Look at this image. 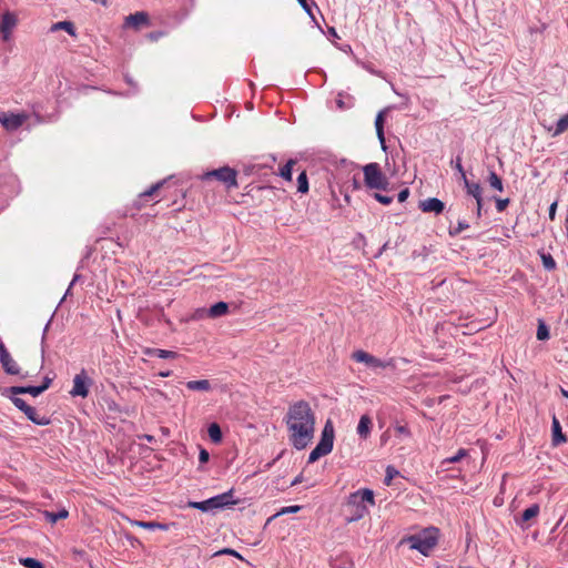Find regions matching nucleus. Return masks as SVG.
<instances>
[{"label": "nucleus", "mask_w": 568, "mask_h": 568, "mask_svg": "<svg viewBox=\"0 0 568 568\" xmlns=\"http://www.w3.org/2000/svg\"><path fill=\"white\" fill-rule=\"evenodd\" d=\"M285 422L291 445L297 450L306 448L315 433V414L310 404L298 400L290 405Z\"/></svg>", "instance_id": "1"}, {"label": "nucleus", "mask_w": 568, "mask_h": 568, "mask_svg": "<svg viewBox=\"0 0 568 568\" xmlns=\"http://www.w3.org/2000/svg\"><path fill=\"white\" fill-rule=\"evenodd\" d=\"M374 494L368 488L358 489L351 494L345 505L346 520L354 523L362 519L368 511V506H374Z\"/></svg>", "instance_id": "2"}, {"label": "nucleus", "mask_w": 568, "mask_h": 568, "mask_svg": "<svg viewBox=\"0 0 568 568\" xmlns=\"http://www.w3.org/2000/svg\"><path fill=\"white\" fill-rule=\"evenodd\" d=\"M439 538V530L436 527H428L422 531L404 537L399 545H408L410 549L417 550L424 556H429L436 547Z\"/></svg>", "instance_id": "3"}, {"label": "nucleus", "mask_w": 568, "mask_h": 568, "mask_svg": "<svg viewBox=\"0 0 568 568\" xmlns=\"http://www.w3.org/2000/svg\"><path fill=\"white\" fill-rule=\"evenodd\" d=\"M334 444V428L328 420L322 432L321 439L315 448L308 455V463L312 464L323 456L328 455L333 449Z\"/></svg>", "instance_id": "4"}, {"label": "nucleus", "mask_w": 568, "mask_h": 568, "mask_svg": "<svg viewBox=\"0 0 568 568\" xmlns=\"http://www.w3.org/2000/svg\"><path fill=\"white\" fill-rule=\"evenodd\" d=\"M364 181L368 189L385 190L388 185L387 178L382 173L379 165L375 162L363 168Z\"/></svg>", "instance_id": "5"}, {"label": "nucleus", "mask_w": 568, "mask_h": 568, "mask_svg": "<svg viewBox=\"0 0 568 568\" xmlns=\"http://www.w3.org/2000/svg\"><path fill=\"white\" fill-rule=\"evenodd\" d=\"M237 172L236 170L230 168V166H222L216 170H212L209 172H205L202 175L203 180H211L212 178H215L220 182H222L226 189H233L237 187Z\"/></svg>", "instance_id": "6"}, {"label": "nucleus", "mask_w": 568, "mask_h": 568, "mask_svg": "<svg viewBox=\"0 0 568 568\" xmlns=\"http://www.w3.org/2000/svg\"><path fill=\"white\" fill-rule=\"evenodd\" d=\"M92 383L93 382L88 376L85 369H81V372L73 378V386L70 390V395L73 397L80 396L85 398L89 395V389Z\"/></svg>", "instance_id": "7"}, {"label": "nucleus", "mask_w": 568, "mask_h": 568, "mask_svg": "<svg viewBox=\"0 0 568 568\" xmlns=\"http://www.w3.org/2000/svg\"><path fill=\"white\" fill-rule=\"evenodd\" d=\"M352 358L357 363H364L367 367H369L372 369L386 368L392 365L390 361L389 362L382 361V359L375 357L374 355H372L365 351H362V349L355 351L352 354Z\"/></svg>", "instance_id": "8"}, {"label": "nucleus", "mask_w": 568, "mask_h": 568, "mask_svg": "<svg viewBox=\"0 0 568 568\" xmlns=\"http://www.w3.org/2000/svg\"><path fill=\"white\" fill-rule=\"evenodd\" d=\"M26 113L1 112L0 123L7 131H16L28 120Z\"/></svg>", "instance_id": "9"}, {"label": "nucleus", "mask_w": 568, "mask_h": 568, "mask_svg": "<svg viewBox=\"0 0 568 568\" xmlns=\"http://www.w3.org/2000/svg\"><path fill=\"white\" fill-rule=\"evenodd\" d=\"M150 19L149 14L145 11H138L135 13L129 14L124 19V27L132 28L139 30L143 26H149Z\"/></svg>", "instance_id": "10"}, {"label": "nucleus", "mask_w": 568, "mask_h": 568, "mask_svg": "<svg viewBox=\"0 0 568 568\" xmlns=\"http://www.w3.org/2000/svg\"><path fill=\"white\" fill-rule=\"evenodd\" d=\"M17 17L12 12H4L0 21V33L4 41L9 40L12 30L17 26Z\"/></svg>", "instance_id": "11"}, {"label": "nucleus", "mask_w": 568, "mask_h": 568, "mask_svg": "<svg viewBox=\"0 0 568 568\" xmlns=\"http://www.w3.org/2000/svg\"><path fill=\"white\" fill-rule=\"evenodd\" d=\"M464 186L467 191L468 195H471L476 200L477 204V217L479 219L481 216V209H483V197H481V186L479 183L470 182L468 179H465L463 182Z\"/></svg>", "instance_id": "12"}, {"label": "nucleus", "mask_w": 568, "mask_h": 568, "mask_svg": "<svg viewBox=\"0 0 568 568\" xmlns=\"http://www.w3.org/2000/svg\"><path fill=\"white\" fill-rule=\"evenodd\" d=\"M419 209L423 212H434L435 214H440L445 209V204L437 197H428L419 202Z\"/></svg>", "instance_id": "13"}, {"label": "nucleus", "mask_w": 568, "mask_h": 568, "mask_svg": "<svg viewBox=\"0 0 568 568\" xmlns=\"http://www.w3.org/2000/svg\"><path fill=\"white\" fill-rule=\"evenodd\" d=\"M213 506L215 509L230 507L237 504V500L233 498V490L216 495L212 497Z\"/></svg>", "instance_id": "14"}, {"label": "nucleus", "mask_w": 568, "mask_h": 568, "mask_svg": "<svg viewBox=\"0 0 568 568\" xmlns=\"http://www.w3.org/2000/svg\"><path fill=\"white\" fill-rule=\"evenodd\" d=\"M2 394H11V395H20V394H30L33 397L42 394V389L40 386H11L3 390Z\"/></svg>", "instance_id": "15"}, {"label": "nucleus", "mask_w": 568, "mask_h": 568, "mask_svg": "<svg viewBox=\"0 0 568 568\" xmlns=\"http://www.w3.org/2000/svg\"><path fill=\"white\" fill-rule=\"evenodd\" d=\"M372 427H373L372 418L368 415H363L359 418V422H358V425L356 428V433L361 438L367 439L368 436L371 435Z\"/></svg>", "instance_id": "16"}, {"label": "nucleus", "mask_w": 568, "mask_h": 568, "mask_svg": "<svg viewBox=\"0 0 568 568\" xmlns=\"http://www.w3.org/2000/svg\"><path fill=\"white\" fill-rule=\"evenodd\" d=\"M387 110H382L377 113L375 119L376 134L382 145V149L386 150L385 135H384V116Z\"/></svg>", "instance_id": "17"}, {"label": "nucleus", "mask_w": 568, "mask_h": 568, "mask_svg": "<svg viewBox=\"0 0 568 568\" xmlns=\"http://www.w3.org/2000/svg\"><path fill=\"white\" fill-rule=\"evenodd\" d=\"M0 363L2 365L3 371L8 375H19L20 374V367L10 354L0 358Z\"/></svg>", "instance_id": "18"}, {"label": "nucleus", "mask_w": 568, "mask_h": 568, "mask_svg": "<svg viewBox=\"0 0 568 568\" xmlns=\"http://www.w3.org/2000/svg\"><path fill=\"white\" fill-rule=\"evenodd\" d=\"M24 415L28 417L29 420L39 426H45L50 423V419L47 416H40L34 407L28 406L27 409H24Z\"/></svg>", "instance_id": "19"}, {"label": "nucleus", "mask_w": 568, "mask_h": 568, "mask_svg": "<svg viewBox=\"0 0 568 568\" xmlns=\"http://www.w3.org/2000/svg\"><path fill=\"white\" fill-rule=\"evenodd\" d=\"M551 428H552V445L554 446H558V445L567 442L566 436L562 434L560 423L556 418V416L552 417Z\"/></svg>", "instance_id": "20"}, {"label": "nucleus", "mask_w": 568, "mask_h": 568, "mask_svg": "<svg viewBox=\"0 0 568 568\" xmlns=\"http://www.w3.org/2000/svg\"><path fill=\"white\" fill-rule=\"evenodd\" d=\"M468 455H469V452L467 449L460 448L457 450V453L454 456L443 459L440 462V468L443 470H448L449 464L459 463L463 458L467 457Z\"/></svg>", "instance_id": "21"}, {"label": "nucleus", "mask_w": 568, "mask_h": 568, "mask_svg": "<svg viewBox=\"0 0 568 568\" xmlns=\"http://www.w3.org/2000/svg\"><path fill=\"white\" fill-rule=\"evenodd\" d=\"M130 523H131L132 526L141 527V528L149 529V530L160 529V530H165L166 531L170 528V525L161 524V523H158V521L131 520Z\"/></svg>", "instance_id": "22"}, {"label": "nucleus", "mask_w": 568, "mask_h": 568, "mask_svg": "<svg viewBox=\"0 0 568 568\" xmlns=\"http://www.w3.org/2000/svg\"><path fill=\"white\" fill-rule=\"evenodd\" d=\"M539 505L538 504H534L531 505L530 507H528L527 509H525L520 516L519 519H517V523L524 527V525L529 521L530 519L535 518L538 516L539 514Z\"/></svg>", "instance_id": "23"}, {"label": "nucleus", "mask_w": 568, "mask_h": 568, "mask_svg": "<svg viewBox=\"0 0 568 568\" xmlns=\"http://www.w3.org/2000/svg\"><path fill=\"white\" fill-rule=\"evenodd\" d=\"M227 311H229V304L227 303H225V302H217V303L213 304L207 310V316L212 317V318H216V317L225 315L227 313Z\"/></svg>", "instance_id": "24"}, {"label": "nucleus", "mask_w": 568, "mask_h": 568, "mask_svg": "<svg viewBox=\"0 0 568 568\" xmlns=\"http://www.w3.org/2000/svg\"><path fill=\"white\" fill-rule=\"evenodd\" d=\"M190 390L209 392L211 390V383L207 379L190 381L185 384Z\"/></svg>", "instance_id": "25"}, {"label": "nucleus", "mask_w": 568, "mask_h": 568, "mask_svg": "<svg viewBox=\"0 0 568 568\" xmlns=\"http://www.w3.org/2000/svg\"><path fill=\"white\" fill-rule=\"evenodd\" d=\"M143 353L148 356H156L159 358H175L178 354L173 351L160 349V348H145Z\"/></svg>", "instance_id": "26"}, {"label": "nucleus", "mask_w": 568, "mask_h": 568, "mask_svg": "<svg viewBox=\"0 0 568 568\" xmlns=\"http://www.w3.org/2000/svg\"><path fill=\"white\" fill-rule=\"evenodd\" d=\"M42 514L43 517L51 524H55L59 519H65L69 516V511L65 508L59 510L58 513L44 510Z\"/></svg>", "instance_id": "27"}, {"label": "nucleus", "mask_w": 568, "mask_h": 568, "mask_svg": "<svg viewBox=\"0 0 568 568\" xmlns=\"http://www.w3.org/2000/svg\"><path fill=\"white\" fill-rule=\"evenodd\" d=\"M64 30L70 36H75L74 24L70 21H59L51 27V31Z\"/></svg>", "instance_id": "28"}, {"label": "nucleus", "mask_w": 568, "mask_h": 568, "mask_svg": "<svg viewBox=\"0 0 568 568\" xmlns=\"http://www.w3.org/2000/svg\"><path fill=\"white\" fill-rule=\"evenodd\" d=\"M189 507L199 509L201 511H209L215 509L213 506L212 497L203 501H190Z\"/></svg>", "instance_id": "29"}, {"label": "nucleus", "mask_w": 568, "mask_h": 568, "mask_svg": "<svg viewBox=\"0 0 568 568\" xmlns=\"http://www.w3.org/2000/svg\"><path fill=\"white\" fill-rule=\"evenodd\" d=\"M568 130V113L561 116L552 131V136H557Z\"/></svg>", "instance_id": "30"}, {"label": "nucleus", "mask_w": 568, "mask_h": 568, "mask_svg": "<svg viewBox=\"0 0 568 568\" xmlns=\"http://www.w3.org/2000/svg\"><path fill=\"white\" fill-rule=\"evenodd\" d=\"M488 183L489 185L499 191V192H503L504 191V185H503V181L497 175V173L495 171H490L489 172V175H488Z\"/></svg>", "instance_id": "31"}, {"label": "nucleus", "mask_w": 568, "mask_h": 568, "mask_svg": "<svg viewBox=\"0 0 568 568\" xmlns=\"http://www.w3.org/2000/svg\"><path fill=\"white\" fill-rule=\"evenodd\" d=\"M207 433L213 443H220L222 440V432L216 423L209 426Z\"/></svg>", "instance_id": "32"}, {"label": "nucleus", "mask_w": 568, "mask_h": 568, "mask_svg": "<svg viewBox=\"0 0 568 568\" xmlns=\"http://www.w3.org/2000/svg\"><path fill=\"white\" fill-rule=\"evenodd\" d=\"M297 191L301 193L308 191V180L305 171L301 172L297 178Z\"/></svg>", "instance_id": "33"}, {"label": "nucleus", "mask_w": 568, "mask_h": 568, "mask_svg": "<svg viewBox=\"0 0 568 568\" xmlns=\"http://www.w3.org/2000/svg\"><path fill=\"white\" fill-rule=\"evenodd\" d=\"M295 164V160H288L287 163L281 169L280 175L286 181H292V168Z\"/></svg>", "instance_id": "34"}, {"label": "nucleus", "mask_w": 568, "mask_h": 568, "mask_svg": "<svg viewBox=\"0 0 568 568\" xmlns=\"http://www.w3.org/2000/svg\"><path fill=\"white\" fill-rule=\"evenodd\" d=\"M20 564L26 568H44L41 561L31 557L21 558Z\"/></svg>", "instance_id": "35"}, {"label": "nucleus", "mask_w": 568, "mask_h": 568, "mask_svg": "<svg viewBox=\"0 0 568 568\" xmlns=\"http://www.w3.org/2000/svg\"><path fill=\"white\" fill-rule=\"evenodd\" d=\"M4 396L9 397L11 399V402L13 403V405L20 409L21 412H24V409L28 408V404L26 403V400H23L22 398L20 397H17V395H11V394H3Z\"/></svg>", "instance_id": "36"}, {"label": "nucleus", "mask_w": 568, "mask_h": 568, "mask_svg": "<svg viewBox=\"0 0 568 568\" xmlns=\"http://www.w3.org/2000/svg\"><path fill=\"white\" fill-rule=\"evenodd\" d=\"M164 182L165 181H161V182H158V183L153 184L146 191L142 192L140 194V197L143 199V197L152 196L153 194H155L163 186Z\"/></svg>", "instance_id": "37"}, {"label": "nucleus", "mask_w": 568, "mask_h": 568, "mask_svg": "<svg viewBox=\"0 0 568 568\" xmlns=\"http://www.w3.org/2000/svg\"><path fill=\"white\" fill-rule=\"evenodd\" d=\"M542 265L547 271L556 268V262L550 254H541Z\"/></svg>", "instance_id": "38"}, {"label": "nucleus", "mask_w": 568, "mask_h": 568, "mask_svg": "<svg viewBox=\"0 0 568 568\" xmlns=\"http://www.w3.org/2000/svg\"><path fill=\"white\" fill-rule=\"evenodd\" d=\"M450 164L458 171L460 179L464 182L467 179L464 168L462 165V156L457 155L455 160H452Z\"/></svg>", "instance_id": "39"}, {"label": "nucleus", "mask_w": 568, "mask_h": 568, "mask_svg": "<svg viewBox=\"0 0 568 568\" xmlns=\"http://www.w3.org/2000/svg\"><path fill=\"white\" fill-rule=\"evenodd\" d=\"M537 338L539 341H545L549 338V329L545 323L540 322L537 328Z\"/></svg>", "instance_id": "40"}, {"label": "nucleus", "mask_w": 568, "mask_h": 568, "mask_svg": "<svg viewBox=\"0 0 568 568\" xmlns=\"http://www.w3.org/2000/svg\"><path fill=\"white\" fill-rule=\"evenodd\" d=\"M469 227V224L466 221H458L457 226L455 229L449 230L450 236H456L460 234L463 231L467 230Z\"/></svg>", "instance_id": "41"}, {"label": "nucleus", "mask_w": 568, "mask_h": 568, "mask_svg": "<svg viewBox=\"0 0 568 568\" xmlns=\"http://www.w3.org/2000/svg\"><path fill=\"white\" fill-rule=\"evenodd\" d=\"M397 475H399V471L393 467V466H387L386 468V476H385V484L386 485H389L393 480L394 477H396Z\"/></svg>", "instance_id": "42"}, {"label": "nucleus", "mask_w": 568, "mask_h": 568, "mask_svg": "<svg viewBox=\"0 0 568 568\" xmlns=\"http://www.w3.org/2000/svg\"><path fill=\"white\" fill-rule=\"evenodd\" d=\"M301 506L298 505H294V506H287V507H283L276 515V516H280V515H284V514H294V513H297L301 510Z\"/></svg>", "instance_id": "43"}, {"label": "nucleus", "mask_w": 568, "mask_h": 568, "mask_svg": "<svg viewBox=\"0 0 568 568\" xmlns=\"http://www.w3.org/2000/svg\"><path fill=\"white\" fill-rule=\"evenodd\" d=\"M374 197H375L376 201H378L379 203H382L384 205H388V204H390L393 202V197L392 196L383 195L381 193H375Z\"/></svg>", "instance_id": "44"}, {"label": "nucleus", "mask_w": 568, "mask_h": 568, "mask_svg": "<svg viewBox=\"0 0 568 568\" xmlns=\"http://www.w3.org/2000/svg\"><path fill=\"white\" fill-rule=\"evenodd\" d=\"M509 204V199H497L496 200V209L498 212H503L507 205Z\"/></svg>", "instance_id": "45"}, {"label": "nucleus", "mask_w": 568, "mask_h": 568, "mask_svg": "<svg viewBox=\"0 0 568 568\" xmlns=\"http://www.w3.org/2000/svg\"><path fill=\"white\" fill-rule=\"evenodd\" d=\"M49 326H50V322H48L47 325L44 326L42 338H41V355H42V358L44 357V353H45V335H47V332L49 329Z\"/></svg>", "instance_id": "46"}, {"label": "nucleus", "mask_w": 568, "mask_h": 568, "mask_svg": "<svg viewBox=\"0 0 568 568\" xmlns=\"http://www.w3.org/2000/svg\"><path fill=\"white\" fill-rule=\"evenodd\" d=\"M395 432L397 434H399V435H404V436H407V437L410 436V432H409L408 427L404 426V425H397L395 427Z\"/></svg>", "instance_id": "47"}, {"label": "nucleus", "mask_w": 568, "mask_h": 568, "mask_svg": "<svg viewBox=\"0 0 568 568\" xmlns=\"http://www.w3.org/2000/svg\"><path fill=\"white\" fill-rule=\"evenodd\" d=\"M297 2L301 4V7L305 10V12L314 20V16L312 13V9L308 6L306 0H297Z\"/></svg>", "instance_id": "48"}, {"label": "nucleus", "mask_w": 568, "mask_h": 568, "mask_svg": "<svg viewBox=\"0 0 568 568\" xmlns=\"http://www.w3.org/2000/svg\"><path fill=\"white\" fill-rule=\"evenodd\" d=\"M217 554H226V555H231V556H234L241 560H243V557L234 549H231V548H225L221 551H219Z\"/></svg>", "instance_id": "49"}, {"label": "nucleus", "mask_w": 568, "mask_h": 568, "mask_svg": "<svg viewBox=\"0 0 568 568\" xmlns=\"http://www.w3.org/2000/svg\"><path fill=\"white\" fill-rule=\"evenodd\" d=\"M209 458H210L209 452L206 449L202 448L199 454L200 463L204 464L209 460Z\"/></svg>", "instance_id": "50"}, {"label": "nucleus", "mask_w": 568, "mask_h": 568, "mask_svg": "<svg viewBox=\"0 0 568 568\" xmlns=\"http://www.w3.org/2000/svg\"><path fill=\"white\" fill-rule=\"evenodd\" d=\"M408 195H409V190L407 187L403 189L397 195L398 202H405L407 200Z\"/></svg>", "instance_id": "51"}, {"label": "nucleus", "mask_w": 568, "mask_h": 568, "mask_svg": "<svg viewBox=\"0 0 568 568\" xmlns=\"http://www.w3.org/2000/svg\"><path fill=\"white\" fill-rule=\"evenodd\" d=\"M51 383H52V379L50 377H44L43 383L41 385H39L42 389V393L50 387Z\"/></svg>", "instance_id": "52"}, {"label": "nucleus", "mask_w": 568, "mask_h": 568, "mask_svg": "<svg viewBox=\"0 0 568 568\" xmlns=\"http://www.w3.org/2000/svg\"><path fill=\"white\" fill-rule=\"evenodd\" d=\"M556 209H557V202L551 203V205L549 207V217H550V220L555 219Z\"/></svg>", "instance_id": "53"}, {"label": "nucleus", "mask_w": 568, "mask_h": 568, "mask_svg": "<svg viewBox=\"0 0 568 568\" xmlns=\"http://www.w3.org/2000/svg\"><path fill=\"white\" fill-rule=\"evenodd\" d=\"M10 354L8 349L6 348L2 341H0V358L4 357L6 355Z\"/></svg>", "instance_id": "54"}, {"label": "nucleus", "mask_w": 568, "mask_h": 568, "mask_svg": "<svg viewBox=\"0 0 568 568\" xmlns=\"http://www.w3.org/2000/svg\"><path fill=\"white\" fill-rule=\"evenodd\" d=\"M79 278H80V274H74V276L69 285V288L67 290V294L70 292V290L74 285V283L79 281Z\"/></svg>", "instance_id": "55"}, {"label": "nucleus", "mask_w": 568, "mask_h": 568, "mask_svg": "<svg viewBox=\"0 0 568 568\" xmlns=\"http://www.w3.org/2000/svg\"><path fill=\"white\" fill-rule=\"evenodd\" d=\"M160 37H161V32H152V33L149 34V38L152 41H156Z\"/></svg>", "instance_id": "56"}, {"label": "nucleus", "mask_w": 568, "mask_h": 568, "mask_svg": "<svg viewBox=\"0 0 568 568\" xmlns=\"http://www.w3.org/2000/svg\"><path fill=\"white\" fill-rule=\"evenodd\" d=\"M303 480V476L302 475H298L297 477L294 478V480L291 483V486H295L300 483H302Z\"/></svg>", "instance_id": "57"}, {"label": "nucleus", "mask_w": 568, "mask_h": 568, "mask_svg": "<svg viewBox=\"0 0 568 568\" xmlns=\"http://www.w3.org/2000/svg\"><path fill=\"white\" fill-rule=\"evenodd\" d=\"M328 32H329V34H332L333 37L338 38V36H337V32H336L335 28H333V27L328 28Z\"/></svg>", "instance_id": "58"}, {"label": "nucleus", "mask_w": 568, "mask_h": 568, "mask_svg": "<svg viewBox=\"0 0 568 568\" xmlns=\"http://www.w3.org/2000/svg\"><path fill=\"white\" fill-rule=\"evenodd\" d=\"M386 247H387V243H385V244L382 246V248H381V250H379V252L375 255V257H379V256L383 254V252L386 250Z\"/></svg>", "instance_id": "59"}, {"label": "nucleus", "mask_w": 568, "mask_h": 568, "mask_svg": "<svg viewBox=\"0 0 568 568\" xmlns=\"http://www.w3.org/2000/svg\"><path fill=\"white\" fill-rule=\"evenodd\" d=\"M171 375V371L160 372L159 376L161 377H169Z\"/></svg>", "instance_id": "60"}, {"label": "nucleus", "mask_w": 568, "mask_h": 568, "mask_svg": "<svg viewBox=\"0 0 568 568\" xmlns=\"http://www.w3.org/2000/svg\"><path fill=\"white\" fill-rule=\"evenodd\" d=\"M149 443H152L154 440V437L152 435H144L143 436Z\"/></svg>", "instance_id": "61"}, {"label": "nucleus", "mask_w": 568, "mask_h": 568, "mask_svg": "<svg viewBox=\"0 0 568 568\" xmlns=\"http://www.w3.org/2000/svg\"><path fill=\"white\" fill-rule=\"evenodd\" d=\"M560 393L564 397L568 398V390L565 388H560Z\"/></svg>", "instance_id": "62"}, {"label": "nucleus", "mask_w": 568, "mask_h": 568, "mask_svg": "<svg viewBox=\"0 0 568 568\" xmlns=\"http://www.w3.org/2000/svg\"><path fill=\"white\" fill-rule=\"evenodd\" d=\"M154 393L159 394L162 397H165V394L162 390L154 389Z\"/></svg>", "instance_id": "63"}, {"label": "nucleus", "mask_w": 568, "mask_h": 568, "mask_svg": "<svg viewBox=\"0 0 568 568\" xmlns=\"http://www.w3.org/2000/svg\"><path fill=\"white\" fill-rule=\"evenodd\" d=\"M75 555H79V556H83L84 555V551L83 550H74L73 551Z\"/></svg>", "instance_id": "64"}]
</instances>
